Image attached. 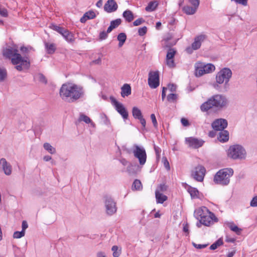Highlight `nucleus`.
<instances>
[{
    "label": "nucleus",
    "mask_w": 257,
    "mask_h": 257,
    "mask_svg": "<svg viewBox=\"0 0 257 257\" xmlns=\"http://www.w3.org/2000/svg\"><path fill=\"white\" fill-rule=\"evenodd\" d=\"M59 94L63 100L73 102L83 97L84 90L82 86L68 82L61 86Z\"/></svg>",
    "instance_id": "1"
},
{
    "label": "nucleus",
    "mask_w": 257,
    "mask_h": 257,
    "mask_svg": "<svg viewBox=\"0 0 257 257\" xmlns=\"http://www.w3.org/2000/svg\"><path fill=\"white\" fill-rule=\"evenodd\" d=\"M228 105V100L226 97L222 94H215L202 103L200 106L202 111L206 112L211 108L220 110L226 108Z\"/></svg>",
    "instance_id": "2"
},
{
    "label": "nucleus",
    "mask_w": 257,
    "mask_h": 257,
    "mask_svg": "<svg viewBox=\"0 0 257 257\" xmlns=\"http://www.w3.org/2000/svg\"><path fill=\"white\" fill-rule=\"evenodd\" d=\"M232 75V71L229 68H223L221 69L216 75V82L213 84V87L215 89H218L219 84L224 83L225 88L226 89L228 88V83Z\"/></svg>",
    "instance_id": "3"
},
{
    "label": "nucleus",
    "mask_w": 257,
    "mask_h": 257,
    "mask_svg": "<svg viewBox=\"0 0 257 257\" xmlns=\"http://www.w3.org/2000/svg\"><path fill=\"white\" fill-rule=\"evenodd\" d=\"M233 174V170L231 168H224L218 171L214 177L215 184L221 185H227L229 183L230 178Z\"/></svg>",
    "instance_id": "4"
},
{
    "label": "nucleus",
    "mask_w": 257,
    "mask_h": 257,
    "mask_svg": "<svg viewBox=\"0 0 257 257\" xmlns=\"http://www.w3.org/2000/svg\"><path fill=\"white\" fill-rule=\"evenodd\" d=\"M246 153L243 147L239 145L229 147L227 150V156L233 160H242L246 157Z\"/></svg>",
    "instance_id": "5"
},
{
    "label": "nucleus",
    "mask_w": 257,
    "mask_h": 257,
    "mask_svg": "<svg viewBox=\"0 0 257 257\" xmlns=\"http://www.w3.org/2000/svg\"><path fill=\"white\" fill-rule=\"evenodd\" d=\"M11 60L13 65H16L15 68L18 71H22L23 68L28 69L30 67V63L28 60V58H22L18 52H17Z\"/></svg>",
    "instance_id": "6"
},
{
    "label": "nucleus",
    "mask_w": 257,
    "mask_h": 257,
    "mask_svg": "<svg viewBox=\"0 0 257 257\" xmlns=\"http://www.w3.org/2000/svg\"><path fill=\"white\" fill-rule=\"evenodd\" d=\"M215 67L211 63L204 64L197 63L195 64V74L196 76H201L204 74L211 73L215 70Z\"/></svg>",
    "instance_id": "7"
},
{
    "label": "nucleus",
    "mask_w": 257,
    "mask_h": 257,
    "mask_svg": "<svg viewBox=\"0 0 257 257\" xmlns=\"http://www.w3.org/2000/svg\"><path fill=\"white\" fill-rule=\"evenodd\" d=\"M133 153L134 156L139 160L141 165H144L146 163L147 154L143 147L135 144L133 148Z\"/></svg>",
    "instance_id": "8"
},
{
    "label": "nucleus",
    "mask_w": 257,
    "mask_h": 257,
    "mask_svg": "<svg viewBox=\"0 0 257 257\" xmlns=\"http://www.w3.org/2000/svg\"><path fill=\"white\" fill-rule=\"evenodd\" d=\"M207 36L204 34H201L196 36L194 38V41L192 43L191 46H189L186 49V51L188 54L192 53L193 50L199 49L202 43L206 39Z\"/></svg>",
    "instance_id": "9"
},
{
    "label": "nucleus",
    "mask_w": 257,
    "mask_h": 257,
    "mask_svg": "<svg viewBox=\"0 0 257 257\" xmlns=\"http://www.w3.org/2000/svg\"><path fill=\"white\" fill-rule=\"evenodd\" d=\"M205 172L206 169L203 166L198 165L191 171V175L195 180L202 182L204 179Z\"/></svg>",
    "instance_id": "10"
},
{
    "label": "nucleus",
    "mask_w": 257,
    "mask_h": 257,
    "mask_svg": "<svg viewBox=\"0 0 257 257\" xmlns=\"http://www.w3.org/2000/svg\"><path fill=\"white\" fill-rule=\"evenodd\" d=\"M106 212L108 215H111L116 212V203L110 196H105L104 197Z\"/></svg>",
    "instance_id": "11"
},
{
    "label": "nucleus",
    "mask_w": 257,
    "mask_h": 257,
    "mask_svg": "<svg viewBox=\"0 0 257 257\" xmlns=\"http://www.w3.org/2000/svg\"><path fill=\"white\" fill-rule=\"evenodd\" d=\"M158 71L150 72L149 74L148 84L151 88H156L159 85Z\"/></svg>",
    "instance_id": "12"
},
{
    "label": "nucleus",
    "mask_w": 257,
    "mask_h": 257,
    "mask_svg": "<svg viewBox=\"0 0 257 257\" xmlns=\"http://www.w3.org/2000/svg\"><path fill=\"white\" fill-rule=\"evenodd\" d=\"M111 101L116 110L121 115L123 118L124 119H127L128 114L124 105L121 103L118 102L114 98H111Z\"/></svg>",
    "instance_id": "13"
},
{
    "label": "nucleus",
    "mask_w": 257,
    "mask_h": 257,
    "mask_svg": "<svg viewBox=\"0 0 257 257\" xmlns=\"http://www.w3.org/2000/svg\"><path fill=\"white\" fill-rule=\"evenodd\" d=\"M228 125L227 121L224 118H218L214 120L211 126L214 131H221L227 127Z\"/></svg>",
    "instance_id": "14"
},
{
    "label": "nucleus",
    "mask_w": 257,
    "mask_h": 257,
    "mask_svg": "<svg viewBox=\"0 0 257 257\" xmlns=\"http://www.w3.org/2000/svg\"><path fill=\"white\" fill-rule=\"evenodd\" d=\"M186 142L189 147L197 149L203 146L204 141L195 138L190 137L186 139Z\"/></svg>",
    "instance_id": "15"
},
{
    "label": "nucleus",
    "mask_w": 257,
    "mask_h": 257,
    "mask_svg": "<svg viewBox=\"0 0 257 257\" xmlns=\"http://www.w3.org/2000/svg\"><path fill=\"white\" fill-rule=\"evenodd\" d=\"M214 219L217 220L215 215L208 210V214H207L202 218L200 219V223L205 226H209L213 222V220Z\"/></svg>",
    "instance_id": "16"
},
{
    "label": "nucleus",
    "mask_w": 257,
    "mask_h": 257,
    "mask_svg": "<svg viewBox=\"0 0 257 257\" xmlns=\"http://www.w3.org/2000/svg\"><path fill=\"white\" fill-rule=\"evenodd\" d=\"M117 8V5L114 0H108L104 6V10L108 13L115 11Z\"/></svg>",
    "instance_id": "17"
},
{
    "label": "nucleus",
    "mask_w": 257,
    "mask_h": 257,
    "mask_svg": "<svg viewBox=\"0 0 257 257\" xmlns=\"http://www.w3.org/2000/svg\"><path fill=\"white\" fill-rule=\"evenodd\" d=\"M208 209L206 207H201L197 209L194 211V216L197 219H200L202 218L205 215L208 214Z\"/></svg>",
    "instance_id": "18"
},
{
    "label": "nucleus",
    "mask_w": 257,
    "mask_h": 257,
    "mask_svg": "<svg viewBox=\"0 0 257 257\" xmlns=\"http://www.w3.org/2000/svg\"><path fill=\"white\" fill-rule=\"evenodd\" d=\"M0 164L2 166L5 174L6 175H10L12 173L11 165L8 163L4 158H2L0 160Z\"/></svg>",
    "instance_id": "19"
},
{
    "label": "nucleus",
    "mask_w": 257,
    "mask_h": 257,
    "mask_svg": "<svg viewBox=\"0 0 257 257\" xmlns=\"http://www.w3.org/2000/svg\"><path fill=\"white\" fill-rule=\"evenodd\" d=\"M17 52H18L17 49L10 47L3 49V54L5 58L11 59Z\"/></svg>",
    "instance_id": "20"
},
{
    "label": "nucleus",
    "mask_w": 257,
    "mask_h": 257,
    "mask_svg": "<svg viewBox=\"0 0 257 257\" xmlns=\"http://www.w3.org/2000/svg\"><path fill=\"white\" fill-rule=\"evenodd\" d=\"M96 15L93 11H89L86 12L80 19V22L82 23H84L87 20L94 19Z\"/></svg>",
    "instance_id": "21"
},
{
    "label": "nucleus",
    "mask_w": 257,
    "mask_h": 257,
    "mask_svg": "<svg viewBox=\"0 0 257 257\" xmlns=\"http://www.w3.org/2000/svg\"><path fill=\"white\" fill-rule=\"evenodd\" d=\"M64 39L69 43H73L75 41L73 34L70 32L67 29H65L63 33L61 34Z\"/></svg>",
    "instance_id": "22"
},
{
    "label": "nucleus",
    "mask_w": 257,
    "mask_h": 257,
    "mask_svg": "<svg viewBox=\"0 0 257 257\" xmlns=\"http://www.w3.org/2000/svg\"><path fill=\"white\" fill-rule=\"evenodd\" d=\"M44 45L46 51L49 54H53L56 49V46L54 43L45 42Z\"/></svg>",
    "instance_id": "23"
},
{
    "label": "nucleus",
    "mask_w": 257,
    "mask_h": 257,
    "mask_svg": "<svg viewBox=\"0 0 257 257\" xmlns=\"http://www.w3.org/2000/svg\"><path fill=\"white\" fill-rule=\"evenodd\" d=\"M121 95L122 97L127 96L131 94V87L128 84H124L121 88Z\"/></svg>",
    "instance_id": "24"
},
{
    "label": "nucleus",
    "mask_w": 257,
    "mask_h": 257,
    "mask_svg": "<svg viewBox=\"0 0 257 257\" xmlns=\"http://www.w3.org/2000/svg\"><path fill=\"white\" fill-rule=\"evenodd\" d=\"M218 140L221 142H226L229 140V133L227 131H221L218 137Z\"/></svg>",
    "instance_id": "25"
},
{
    "label": "nucleus",
    "mask_w": 257,
    "mask_h": 257,
    "mask_svg": "<svg viewBox=\"0 0 257 257\" xmlns=\"http://www.w3.org/2000/svg\"><path fill=\"white\" fill-rule=\"evenodd\" d=\"M155 195L157 202L158 203H163L165 201L167 200L168 198L167 196L163 195L162 193H160L158 190H156Z\"/></svg>",
    "instance_id": "26"
},
{
    "label": "nucleus",
    "mask_w": 257,
    "mask_h": 257,
    "mask_svg": "<svg viewBox=\"0 0 257 257\" xmlns=\"http://www.w3.org/2000/svg\"><path fill=\"white\" fill-rule=\"evenodd\" d=\"M158 5L159 3L157 1L150 2L146 7L145 10L149 12L154 11L158 7Z\"/></svg>",
    "instance_id": "27"
},
{
    "label": "nucleus",
    "mask_w": 257,
    "mask_h": 257,
    "mask_svg": "<svg viewBox=\"0 0 257 257\" xmlns=\"http://www.w3.org/2000/svg\"><path fill=\"white\" fill-rule=\"evenodd\" d=\"M122 16L125 20L127 22H131L134 19V16L133 12L129 10H126L123 12Z\"/></svg>",
    "instance_id": "28"
},
{
    "label": "nucleus",
    "mask_w": 257,
    "mask_h": 257,
    "mask_svg": "<svg viewBox=\"0 0 257 257\" xmlns=\"http://www.w3.org/2000/svg\"><path fill=\"white\" fill-rule=\"evenodd\" d=\"M184 13L188 15H191L194 14L197 10L193 7L189 6H185L182 9Z\"/></svg>",
    "instance_id": "29"
},
{
    "label": "nucleus",
    "mask_w": 257,
    "mask_h": 257,
    "mask_svg": "<svg viewBox=\"0 0 257 257\" xmlns=\"http://www.w3.org/2000/svg\"><path fill=\"white\" fill-rule=\"evenodd\" d=\"M187 189L192 198H197L198 197L199 192L196 188L189 186Z\"/></svg>",
    "instance_id": "30"
},
{
    "label": "nucleus",
    "mask_w": 257,
    "mask_h": 257,
    "mask_svg": "<svg viewBox=\"0 0 257 257\" xmlns=\"http://www.w3.org/2000/svg\"><path fill=\"white\" fill-rule=\"evenodd\" d=\"M132 114L135 119H139L143 116L141 110L137 107H133L132 109Z\"/></svg>",
    "instance_id": "31"
},
{
    "label": "nucleus",
    "mask_w": 257,
    "mask_h": 257,
    "mask_svg": "<svg viewBox=\"0 0 257 257\" xmlns=\"http://www.w3.org/2000/svg\"><path fill=\"white\" fill-rule=\"evenodd\" d=\"M117 40L119 41L118 47H121L126 41V36L125 33H121L117 36Z\"/></svg>",
    "instance_id": "32"
},
{
    "label": "nucleus",
    "mask_w": 257,
    "mask_h": 257,
    "mask_svg": "<svg viewBox=\"0 0 257 257\" xmlns=\"http://www.w3.org/2000/svg\"><path fill=\"white\" fill-rule=\"evenodd\" d=\"M143 188L142 183L140 180L136 179L132 185V190H141Z\"/></svg>",
    "instance_id": "33"
},
{
    "label": "nucleus",
    "mask_w": 257,
    "mask_h": 257,
    "mask_svg": "<svg viewBox=\"0 0 257 257\" xmlns=\"http://www.w3.org/2000/svg\"><path fill=\"white\" fill-rule=\"evenodd\" d=\"M228 226L230 229L231 230L235 232L237 235H239L241 233V229L238 228L236 225H235L233 223H228Z\"/></svg>",
    "instance_id": "34"
},
{
    "label": "nucleus",
    "mask_w": 257,
    "mask_h": 257,
    "mask_svg": "<svg viewBox=\"0 0 257 257\" xmlns=\"http://www.w3.org/2000/svg\"><path fill=\"white\" fill-rule=\"evenodd\" d=\"M44 148L49 153L51 154H54L56 153V149L55 148L52 147L49 143H45L43 145Z\"/></svg>",
    "instance_id": "35"
},
{
    "label": "nucleus",
    "mask_w": 257,
    "mask_h": 257,
    "mask_svg": "<svg viewBox=\"0 0 257 257\" xmlns=\"http://www.w3.org/2000/svg\"><path fill=\"white\" fill-rule=\"evenodd\" d=\"M176 53V51L174 49L169 48L168 50L166 59H174Z\"/></svg>",
    "instance_id": "36"
},
{
    "label": "nucleus",
    "mask_w": 257,
    "mask_h": 257,
    "mask_svg": "<svg viewBox=\"0 0 257 257\" xmlns=\"http://www.w3.org/2000/svg\"><path fill=\"white\" fill-rule=\"evenodd\" d=\"M223 243V240L220 238L210 245V249L211 250H214L216 249L218 246L222 245Z\"/></svg>",
    "instance_id": "37"
},
{
    "label": "nucleus",
    "mask_w": 257,
    "mask_h": 257,
    "mask_svg": "<svg viewBox=\"0 0 257 257\" xmlns=\"http://www.w3.org/2000/svg\"><path fill=\"white\" fill-rule=\"evenodd\" d=\"M50 28L51 29H53V30H55V31H57V32H58L61 35L63 33V32H64V31L65 29L64 28H62V27H61L60 26H57V25H56L55 24H52L50 26Z\"/></svg>",
    "instance_id": "38"
},
{
    "label": "nucleus",
    "mask_w": 257,
    "mask_h": 257,
    "mask_svg": "<svg viewBox=\"0 0 257 257\" xmlns=\"http://www.w3.org/2000/svg\"><path fill=\"white\" fill-rule=\"evenodd\" d=\"M36 78L40 82L42 83H44V84H47V80L46 79V78L45 77V76L41 74V73H39L38 74H37L36 76Z\"/></svg>",
    "instance_id": "39"
},
{
    "label": "nucleus",
    "mask_w": 257,
    "mask_h": 257,
    "mask_svg": "<svg viewBox=\"0 0 257 257\" xmlns=\"http://www.w3.org/2000/svg\"><path fill=\"white\" fill-rule=\"evenodd\" d=\"M177 98V94L175 93H170L167 96V99L168 101L170 102H174L176 101Z\"/></svg>",
    "instance_id": "40"
},
{
    "label": "nucleus",
    "mask_w": 257,
    "mask_h": 257,
    "mask_svg": "<svg viewBox=\"0 0 257 257\" xmlns=\"http://www.w3.org/2000/svg\"><path fill=\"white\" fill-rule=\"evenodd\" d=\"M112 251H113V257H118L120 254V250L118 249V247L114 245L112 247Z\"/></svg>",
    "instance_id": "41"
},
{
    "label": "nucleus",
    "mask_w": 257,
    "mask_h": 257,
    "mask_svg": "<svg viewBox=\"0 0 257 257\" xmlns=\"http://www.w3.org/2000/svg\"><path fill=\"white\" fill-rule=\"evenodd\" d=\"M166 64L169 68H174L176 66V64L174 62V59H166Z\"/></svg>",
    "instance_id": "42"
},
{
    "label": "nucleus",
    "mask_w": 257,
    "mask_h": 257,
    "mask_svg": "<svg viewBox=\"0 0 257 257\" xmlns=\"http://www.w3.org/2000/svg\"><path fill=\"white\" fill-rule=\"evenodd\" d=\"M121 23V20L120 19H117L115 20L112 21L110 22V25L112 26L114 29L117 27Z\"/></svg>",
    "instance_id": "43"
},
{
    "label": "nucleus",
    "mask_w": 257,
    "mask_h": 257,
    "mask_svg": "<svg viewBox=\"0 0 257 257\" xmlns=\"http://www.w3.org/2000/svg\"><path fill=\"white\" fill-rule=\"evenodd\" d=\"M25 233L24 231H15L13 234V237L14 238H20L25 236Z\"/></svg>",
    "instance_id": "44"
},
{
    "label": "nucleus",
    "mask_w": 257,
    "mask_h": 257,
    "mask_svg": "<svg viewBox=\"0 0 257 257\" xmlns=\"http://www.w3.org/2000/svg\"><path fill=\"white\" fill-rule=\"evenodd\" d=\"M79 119L81 121H84L86 123H89L91 122L90 118L84 114H81Z\"/></svg>",
    "instance_id": "45"
},
{
    "label": "nucleus",
    "mask_w": 257,
    "mask_h": 257,
    "mask_svg": "<svg viewBox=\"0 0 257 257\" xmlns=\"http://www.w3.org/2000/svg\"><path fill=\"white\" fill-rule=\"evenodd\" d=\"M147 32V28L146 26H144L142 28H140L138 30L139 35L141 36H144L145 34H146Z\"/></svg>",
    "instance_id": "46"
},
{
    "label": "nucleus",
    "mask_w": 257,
    "mask_h": 257,
    "mask_svg": "<svg viewBox=\"0 0 257 257\" xmlns=\"http://www.w3.org/2000/svg\"><path fill=\"white\" fill-rule=\"evenodd\" d=\"M189 2L193 6V7L197 10L200 4L199 0H189Z\"/></svg>",
    "instance_id": "47"
},
{
    "label": "nucleus",
    "mask_w": 257,
    "mask_h": 257,
    "mask_svg": "<svg viewBox=\"0 0 257 257\" xmlns=\"http://www.w3.org/2000/svg\"><path fill=\"white\" fill-rule=\"evenodd\" d=\"M154 149L155 151L156 158L157 160H159L161 156V149L155 145H154Z\"/></svg>",
    "instance_id": "48"
},
{
    "label": "nucleus",
    "mask_w": 257,
    "mask_h": 257,
    "mask_svg": "<svg viewBox=\"0 0 257 257\" xmlns=\"http://www.w3.org/2000/svg\"><path fill=\"white\" fill-rule=\"evenodd\" d=\"M145 22V20L143 18H139L133 22L134 26H138Z\"/></svg>",
    "instance_id": "49"
},
{
    "label": "nucleus",
    "mask_w": 257,
    "mask_h": 257,
    "mask_svg": "<svg viewBox=\"0 0 257 257\" xmlns=\"http://www.w3.org/2000/svg\"><path fill=\"white\" fill-rule=\"evenodd\" d=\"M7 76V73L5 70L0 68V81H3Z\"/></svg>",
    "instance_id": "50"
},
{
    "label": "nucleus",
    "mask_w": 257,
    "mask_h": 257,
    "mask_svg": "<svg viewBox=\"0 0 257 257\" xmlns=\"http://www.w3.org/2000/svg\"><path fill=\"white\" fill-rule=\"evenodd\" d=\"M162 161L163 162V164H164V167H165V168L168 170H170V165H169V163L166 157H163Z\"/></svg>",
    "instance_id": "51"
},
{
    "label": "nucleus",
    "mask_w": 257,
    "mask_h": 257,
    "mask_svg": "<svg viewBox=\"0 0 257 257\" xmlns=\"http://www.w3.org/2000/svg\"><path fill=\"white\" fill-rule=\"evenodd\" d=\"M192 244L195 248L197 249H202L206 247L207 246L208 244H196L194 242H192Z\"/></svg>",
    "instance_id": "52"
},
{
    "label": "nucleus",
    "mask_w": 257,
    "mask_h": 257,
    "mask_svg": "<svg viewBox=\"0 0 257 257\" xmlns=\"http://www.w3.org/2000/svg\"><path fill=\"white\" fill-rule=\"evenodd\" d=\"M250 206L253 207H257V196L252 198L250 202Z\"/></svg>",
    "instance_id": "53"
},
{
    "label": "nucleus",
    "mask_w": 257,
    "mask_h": 257,
    "mask_svg": "<svg viewBox=\"0 0 257 257\" xmlns=\"http://www.w3.org/2000/svg\"><path fill=\"white\" fill-rule=\"evenodd\" d=\"M151 118L153 123L154 127H157L158 125L157 121L154 114H152L151 115Z\"/></svg>",
    "instance_id": "54"
},
{
    "label": "nucleus",
    "mask_w": 257,
    "mask_h": 257,
    "mask_svg": "<svg viewBox=\"0 0 257 257\" xmlns=\"http://www.w3.org/2000/svg\"><path fill=\"white\" fill-rule=\"evenodd\" d=\"M107 37V33L106 32L102 31L99 34V39L100 40H104Z\"/></svg>",
    "instance_id": "55"
},
{
    "label": "nucleus",
    "mask_w": 257,
    "mask_h": 257,
    "mask_svg": "<svg viewBox=\"0 0 257 257\" xmlns=\"http://www.w3.org/2000/svg\"><path fill=\"white\" fill-rule=\"evenodd\" d=\"M167 187L165 184H160L158 187V191L159 192H164L167 190Z\"/></svg>",
    "instance_id": "56"
},
{
    "label": "nucleus",
    "mask_w": 257,
    "mask_h": 257,
    "mask_svg": "<svg viewBox=\"0 0 257 257\" xmlns=\"http://www.w3.org/2000/svg\"><path fill=\"white\" fill-rule=\"evenodd\" d=\"M168 89L170 90L171 92H175L176 90V85L174 84H169L168 85Z\"/></svg>",
    "instance_id": "57"
},
{
    "label": "nucleus",
    "mask_w": 257,
    "mask_h": 257,
    "mask_svg": "<svg viewBox=\"0 0 257 257\" xmlns=\"http://www.w3.org/2000/svg\"><path fill=\"white\" fill-rule=\"evenodd\" d=\"M101 64V58L99 57L98 59L93 60L91 62V64H97V65H100Z\"/></svg>",
    "instance_id": "58"
},
{
    "label": "nucleus",
    "mask_w": 257,
    "mask_h": 257,
    "mask_svg": "<svg viewBox=\"0 0 257 257\" xmlns=\"http://www.w3.org/2000/svg\"><path fill=\"white\" fill-rule=\"evenodd\" d=\"M28 225L26 221L24 220L22 222V231H24L25 232V230L28 228Z\"/></svg>",
    "instance_id": "59"
},
{
    "label": "nucleus",
    "mask_w": 257,
    "mask_h": 257,
    "mask_svg": "<svg viewBox=\"0 0 257 257\" xmlns=\"http://www.w3.org/2000/svg\"><path fill=\"white\" fill-rule=\"evenodd\" d=\"M181 121L182 124L184 126H186L189 124L188 120L185 118H182L181 120Z\"/></svg>",
    "instance_id": "60"
},
{
    "label": "nucleus",
    "mask_w": 257,
    "mask_h": 257,
    "mask_svg": "<svg viewBox=\"0 0 257 257\" xmlns=\"http://www.w3.org/2000/svg\"><path fill=\"white\" fill-rule=\"evenodd\" d=\"M139 120H140V123L142 125L143 127L144 128H145L146 126V121L145 119L143 117V116H142V117L139 118Z\"/></svg>",
    "instance_id": "61"
},
{
    "label": "nucleus",
    "mask_w": 257,
    "mask_h": 257,
    "mask_svg": "<svg viewBox=\"0 0 257 257\" xmlns=\"http://www.w3.org/2000/svg\"><path fill=\"white\" fill-rule=\"evenodd\" d=\"M167 88L166 87H163L162 91V100H164L165 97H166V90H167Z\"/></svg>",
    "instance_id": "62"
},
{
    "label": "nucleus",
    "mask_w": 257,
    "mask_h": 257,
    "mask_svg": "<svg viewBox=\"0 0 257 257\" xmlns=\"http://www.w3.org/2000/svg\"><path fill=\"white\" fill-rule=\"evenodd\" d=\"M183 231L188 234L189 233V226L187 224H183Z\"/></svg>",
    "instance_id": "63"
},
{
    "label": "nucleus",
    "mask_w": 257,
    "mask_h": 257,
    "mask_svg": "<svg viewBox=\"0 0 257 257\" xmlns=\"http://www.w3.org/2000/svg\"><path fill=\"white\" fill-rule=\"evenodd\" d=\"M96 257H106L104 252L99 251L96 254Z\"/></svg>",
    "instance_id": "64"
}]
</instances>
